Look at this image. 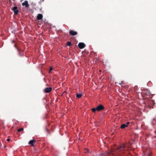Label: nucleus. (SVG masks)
<instances>
[{
	"label": "nucleus",
	"mask_w": 156,
	"mask_h": 156,
	"mask_svg": "<svg viewBox=\"0 0 156 156\" xmlns=\"http://www.w3.org/2000/svg\"><path fill=\"white\" fill-rule=\"evenodd\" d=\"M52 89L51 87L46 88L44 90V91L46 93H49L51 91Z\"/></svg>",
	"instance_id": "obj_7"
},
{
	"label": "nucleus",
	"mask_w": 156,
	"mask_h": 156,
	"mask_svg": "<svg viewBox=\"0 0 156 156\" xmlns=\"http://www.w3.org/2000/svg\"><path fill=\"white\" fill-rule=\"evenodd\" d=\"M143 150L144 151V148L143 149Z\"/></svg>",
	"instance_id": "obj_18"
},
{
	"label": "nucleus",
	"mask_w": 156,
	"mask_h": 156,
	"mask_svg": "<svg viewBox=\"0 0 156 156\" xmlns=\"http://www.w3.org/2000/svg\"><path fill=\"white\" fill-rule=\"evenodd\" d=\"M92 111L93 112H95L96 111H97L96 108H92L91 109Z\"/></svg>",
	"instance_id": "obj_13"
},
{
	"label": "nucleus",
	"mask_w": 156,
	"mask_h": 156,
	"mask_svg": "<svg viewBox=\"0 0 156 156\" xmlns=\"http://www.w3.org/2000/svg\"><path fill=\"white\" fill-rule=\"evenodd\" d=\"M23 128H21V129H19L18 131V132H20L23 131Z\"/></svg>",
	"instance_id": "obj_15"
},
{
	"label": "nucleus",
	"mask_w": 156,
	"mask_h": 156,
	"mask_svg": "<svg viewBox=\"0 0 156 156\" xmlns=\"http://www.w3.org/2000/svg\"><path fill=\"white\" fill-rule=\"evenodd\" d=\"M43 18V15L42 14H39L37 15V19L38 20H40L42 19Z\"/></svg>",
	"instance_id": "obj_10"
},
{
	"label": "nucleus",
	"mask_w": 156,
	"mask_h": 156,
	"mask_svg": "<svg viewBox=\"0 0 156 156\" xmlns=\"http://www.w3.org/2000/svg\"><path fill=\"white\" fill-rule=\"evenodd\" d=\"M22 5L23 6H25L26 7H27L29 6V5L28 4V2L27 1H25L22 3Z\"/></svg>",
	"instance_id": "obj_9"
},
{
	"label": "nucleus",
	"mask_w": 156,
	"mask_h": 156,
	"mask_svg": "<svg viewBox=\"0 0 156 156\" xmlns=\"http://www.w3.org/2000/svg\"><path fill=\"white\" fill-rule=\"evenodd\" d=\"M12 10L13 11L15 14H17L18 12V10L17 9V7L14 6L12 9Z\"/></svg>",
	"instance_id": "obj_5"
},
{
	"label": "nucleus",
	"mask_w": 156,
	"mask_h": 156,
	"mask_svg": "<svg viewBox=\"0 0 156 156\" xmlns=\"http://www.w3.org/2000/svg\"><path fill=\"white\" fill-rule=\"evenodd\" d=\"M144 154L145 155H147L148 156H150L151 151L149 149H147L146 151L144 152Z\"/></svg>",
	"instance_id": "obj_6"
},
{
	"label": "nucleus",
	"mask_w": 156,
	"mask_h": 156,
	"mask_svg": "<svg viewBox=\"0 0 156 156\" xmlns=\"http://www.w3.org/2000/svg\"><path fill=\"white\" fill-rule=\"evenodd\" d=\"M71 45V43L70 41L67 42V45L68 46H70Z\"/></svg>",
	"instance_id": "obj_14"
},
{
	"label": "nucleus",
	"mask_w": 156,
	"mask_h": 156,
	"mask_svg": "<svg viewBox=\"0 0 156 156\" xmlns=\"http://www.w3.org/2000/svg\"><path fill=\"white\" fill-rule=\"evenodd\" d=\"M53 70V68L52 67H50L49 69V73H50L51 71Z\"/></svg>",
	"instance_id": "obj_16"
},
{
	"label": "nucleus",
	"mask_w": 156,
	"mask_h": 156,
	"mask_svg": "<svg viewBox=\"0 0 156 156\" xmlns=\"http://www.w3.org/2000/svg\"><path fill=\"white\" fill-rule=\"evenodd\" d=\"M127 150V148L124 144L119 146L117 148L112 152L108 151L106 152L107 156H121V154L126 151Z\"/></svg>",
	"instance_id": "obj_1"
},
{
	"label": "nucleus",
	"mask_w": 156,
	"mask_h": 156,
	"mask_svg": "<svg viewBox=\"0 0 156 156\" xmlns=\"http://www.w3.org/2000/svg\"><path fill=\"white\" fill-rule=\"evenodd\" d=\"M78 46L80 49H83L85 47L86 45L83 43H80Z\"/></svg>",
	"instance_id": "obj_3"
},
{
	"label": "nucleus",
	"mask_w": 156,
	"mask_h": 156,
	"mask_svg": "<svg viewBox=\"0 0 156 156\" xmlns=\"http://www.w3.org/2000/svg\"><path fill=\"white\" fill-rule=\"evenodd\" d=\"M82 96V95L81 94H77L76 95V97L78 98H80Z\"/></svg>",
	"instance_id": "obj_12"
},
{
	"label": "nucleus",
	"mask_w": 156,
	"mask_h": 156,
	"mask_svg": "<svg viewBox=\"0 0 156 156\" xmlns=\"http://www.w3.org/2000/svg\"><path fill=\"white\" fill-rule=\"evenodd\" d=\"M70 34L72 35H75L77 34V32L73 30H70L69 32Z\"/></svg>",
	"instance_id": "obj_8"
},
{
	"label": "nucleus",
	"mask_w": 156,
	"mask_h": 156,
	"mask_svg": "<svg viewBox=\"0 0 156 156\" xmlns=\"http://www.w3.org/2000/svg\"><path fill=\"white\" fill-rule=\"evenodd\" d=\"M35 142L36 141L34 140H31L29 142V144L33 146H34V144L35 143Z\"/></svg>",
	"instance_id": "obj_11"
},
{
	"label": "nucleus",
	"mask_w": 156,
	"mask_h": 156,
	"mask_svg": "<svg viewBox=\"0 0 156 156\" xmlns=\"http://www.w3.org/2000/svg\"><path fill=\"white\" fill-rule=\"evenodd\" d=\"M104 108V107L101 105H99L96 108L97 111H100L103 110Z\"/></svg>",
	"instance_id": "obj_2"
},
{
	"label": "nucleus",
	"mask_w": 156,
	"mask_h": 156,
	"mask_svg": "<svg viewBox=\"0 0 156 156\" xmlns=\"http://www.w3.org/2000/svg\"><path fill=\"white\" fill-rule=\"evenodd\" d=\"M7 141H8L9 142V141H10V139H9V138H8V139H7Z\"/></svg>",
	"instance_id": "obj_17"
},
{
	"label": "nucleus",
	"mask_w": 156,
	"mask_h": 156,
	"mask_svg": "<svg viewBox=\"0 0 156 156\" xmlns=\"http://www.w3.org/2000/svg\"><path fill=\"white\" fill-rule=\"evenodd\" d=\"M130 123V122H128L125 124H122L120 128L122 129H124L125 127H127Z\"/></svg>",
	"instance_id": "obj_4"
}]
</instances>
